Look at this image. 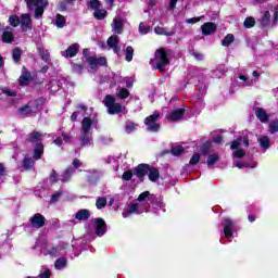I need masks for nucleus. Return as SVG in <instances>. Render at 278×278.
<instances>
[{"instance_id": "nucleus-1", "label": "nucleus", "mask_w": 278, "mask_h": 278, "mask_svg": "<svg viewBox=\"0 0 278 278\" xmlns=\"http://www.w3.org/2000/svg\"><path fill=\"white\" fill-rule=\"evenodd\" d=\"M42 132L38 130H33L27 135L25 142H29L30 144H35L33 149V157L34 160H42V155H45V143H42Z\"/></svg>"}, {"instance_id": "nucleus-2", "label": "nucleus", "mask_w": 278, "mask_h": 278, "mask_svg": "<svg viewBox=\"0 0 278 278\" xmlns=\"http://www.w3.org/2000/svg\"><path fill=\"white\" fill-rule=\"evenodd\" d=\"M26 8L29 12L35 11V18H42V14H45V10L49 7V0H25Z\"/></svg>"}, {"instance_id": "nucleus-3", "label": "nucleus", "mask_w": 278, "mask_h": 278, "mask_svg": "<svg viewBox=\"0 0 278 278\" xmlns=\"http://www.w3.org/2000/svg\"><path fill=\"white\" fill-rule=\"evenodd\" d=\"M155 60H159V62L155 64L154 70L160 71V73H164L166 71V66L170 64L168 52L164 48H159L155 51Z\"/></svg>"}, {"instance_id": "nucleus-4", "label": "nucleus", "mask_w": 278, "mask_h": 278, "mask_svg": "<svg viewBox=\"0 0 278 278\" xmlns=\"http://www.w3.org/2000/svg\"><path fill=\"white\" fill-rule=\"evenodd\" d=\"M104 105L108 108V112L111 115L121 114V112H123V105L121 103H116V98L112 94L105 96Z\"/></svg>"}, {"instance_id": "nucleus-5", "label": "nucleus", "mask_w": 278, "mask_h": 278, "mask_svg": "<svg viewBox=\"0 0 278 278\" xmlns=\"http://www.w3.org/2000/svg\"><path fill=\"white\" fill-rule=\"evenodd\" d=\"M157 121H160V112H154L152 115L146 117L143 123L147 126V131H160L161 126Z\"/></svg>"}, {"instance_id": "nucleus-6", "label": "nucleus", "mask_w": 278, "mask_h": 278, "mask_svg": "<svg viewBox=\"0 0 278 278\" xmlns=\"http://www.w3.org/2000/svg\"><path fill=\"white\" fill-rule=\"evenodd\" d=\"M94 233L98 238H103L108 233V224L102 217L93 219Z\"/></svg>"}, {"instance_id": "nucleus-7", "label": "nucleus", "mask_w": 278, "mask_h": 278, "mask_svg": "<svg viewBox=\"0 0 278 278\" xmlns=\"http://www.w3.org/2000/svg\"><path fill=\"white\" fill-rule=\"evenodd\" d=\"M29 222L33 229H42V227L47 225V217L40 213H37L30 217Z\"/></svg>"}, {"instance_id": "nucleus-8", "label": "nucleus", "mask_w": 278, "mask_h": 278, "mask_svg": "<svg viewBox=\"0 0 278 278\" xmlns=\"http://www.w3.org/2000/svg\"><path fill=\"white\" fill-rule=\"evenodd\" d=\"M223 223L225 238H233V231L236 230V222H233L231 218H223Z\"/></svg>"}, {"instance_id": "nucleus-9", "label": "nucleus", "mask_w": 278, "mask_h": 278, "mask_svg": "<svg viewBox=\"0 0 278 278\" xmlns=\"http://www.w3.org/2000/svg\"><path fill=\"white\" fill-rule=\"evenodd\" d=\"M149 168H150L149 164L141 163L135 167L134 175H136V177L140 179V181H143L144 177L149 175Z\"/></svg>"}, {"instance_id": "nucleus-10", "label": "nucleus", "mask_w": 278, "mask_h": 278, "mask_svg": "<svg viewBox=\"0 0 278 278\" xmlns=\"http://www.w3.org/2000/svg\"><path fill=\"white\" fill-rule=\"evenodd\" d=\"M20 25L22 31H31L34 29V25H31V17L29 14H23L20 20Z\"/></svg>"}, {"instance_id": "nucleus-11", "label": "nucleus", "mask_w": 278, "mask_h": 278, "mask_svg": "<svg viewBox=\"0 0 278 278\" xmlns=\"http://www.w3.org/2000/svg\"><path fill=\"white\" fill-rule=\"evenodd\" d=\"M203 36H212V34H216V29L218 26L214 22H206L201 26Z\"/></svg>"}, {"instance_id": "nucleus-12", "label": "nucleus", "mask_w": 278, "mask_h": 278, "mask_svg": "<svg viewBox=\"0 0 278 278\" xmlns=\"http://www.w3.org/2000/svg\"><path fill=\"white\" fill-rule=\"evenodd\" d=\"M87 62L90 66H108V58L105 56H89Z\"/></svg>"}, {"instance_id": "nucleus-13", "label": "nucleus", "mask_w": 278, "mask_h": 278, "mask_svg": "<svg viewBox=\"0 0 278 278\" xmlns=\"http://www.w3.org/2000/svg\"><path fill=\"white\" fill-rule=\"evenodd\" d=\"M185 114H186V109H176L167 115V121H170V122L181 121Z\"/></svg>"}, {"instance_id": "nucleus-14", "label": "nucleus", "mask_w": 278, "mask_h": 278, "mask_svg": "<svg viewBox=\"0 0 278 278\" xmlns=\"http://www.w3.org/2000/svg\"><path fill=\"white\" fill-rule=\"evenodd\" d=\"M260 27L266 29L270 27V11H265L262 16L257 20Z\"/></svg>"}, {"instance_id": "nucleus-15", "label": "nucleus", "mask_w": 278, "mask_h": 278, "mask_svg": "<svg viewBox=\"0 0 278 278\" xmlns=\"http://www.w3.org/2000/svg\"><path fill=\"white\" fill-rule=\"evenodd\" d=\"M79 53V43H74L70 46L64 52L63 56L64 58H75Z\"/></svg>"}, {"instance_id": "nucleus-16", "label": "nucleus", "mask_w": 278, "mask_h": 278, "mask_svg": "<svg viewBox=\"0 0 278 278\" xmlns=\"http://www.w3.org/2000/svg\"><path fill=\"white\" fill-rule=\"evenodd\" d=\"M94 121L90 117H84L81 122V131L83 134H90V129H92V124Z\"/></svg>"}, {"instance_id": "nucleus-17", "label": "nucleus", "mask_w": 278, "mask_h": 278, "mask_svg": "<svg viewBox=\"0 0 278 278\" xmlns=\"http://www.w3.org/2000/svg\"><path fill=\"white\" fill-rule=\"evenodd\" d=\"M76 220H89L90 219V210L88 208H80L78 212L75 214Z\"/></svg>"}, {"instance_id": "nucleus-18", "label": "nucleus", "mask_w": 278, "mask_h": 278, "mask_svg": "<svg viewBox=\"0 0 278 278\" xmlns=\"http://www.w3.org/2000/svg\"><path fill=\"white\" fill-rule=\"evenodd\" d=\"M148 177L153 184H155V181L160 179V169H157L156 167H151L150 165L148 170Z\"/></svg>"}, {"instance_id": "nucleus-19", "label": "nucleus", "mask_w": 278, "mask_h": 278, "mask_svg": "<svg viewBox=\"0 0 278 278\" xmlns=\"http://www.w3.org/2000/svg\"><path fill=\"white\" fill-rule=\"evenodd\" d=\"M23 168L25 170H31L34 168V166H36V159L33 157H24L23 160V164H22Z\"/></svg>"}, {"instance_id": "nucleus-20", "label": "nucleus", "mask_w": 278, "mask_h": 278, "mask_svg": "<svg viewBox=\"0 0 278 278\" xmlns=\"http://www.w3.org/2000/svg\"><path fill=\"white\" fill-rule=\"evenodd\" d=\"M255 114L261 123H268V113L264 109L257 108Z\"/></svg>"}, {"instance_id": "nucleus-21", "label": "nucleus", "mask_w": 278, "mask_h": 278, "mask_svg": "<svg viewBox=\"0 0 278 278\" xmlns=\"http://www.w3.org/2000/svg\"><path fill=\"white\" fill-rule=\"evenodd\" d=\"M138 208H139L138 203H132V204L128 205L126 212L123 213L124 218H127V216H131V214H140Z\"/></svg>"}, {"instance_id": "nucleus-22", "label": "nucleus", "mask_w": 278, "mask_h": 278, "mask_svg": "<svg viewBox=\"0 0 278 278\" xmlns=\"http://www.w3.org/2000/svg\"><path fill=\"white\" fill-rule=\"evenodd\" d=\"M29 81H31V74L29 72H23L18 78L20 86H28Z\"/></svg>"}, {"instance_id": "nucleus-23", "label": "nucleus", "mask_w": 278, "mask_h": 278, "mask_svg": "<svg viewBox=\"0 0 278 278\" xmlns=\"http://www.w3.org/2000/svg\"><path fill=\"white\" fill-rule=\"evenodd\" d=\"M258 142H260V147L261 149H270L273 142L270 141V137L269 136H262L260 139H258Z\"/></svg>"}, {"instance_id": "nucleus-24", "label": "nucleus", "mask_w": 278, "mask_h": 278, "mask_svg": "<svg viewBox=\"0 0 278 278\" xmlns=\"http://www.w3.org/2000/svg\"><path fill=\"white\" fill-rule=\"evenodd\" d=\"M2 42H5L7 45H12V42H14V33L10 30H4L2 33Z\"/></svg>"}, {"instance_id": "nucleus-25", "label": "nucleus", "mask_w": 278, "mask_h": 278, "mask_svg": "<svg viewBox=\"0 0 278 278\" xmlns=\"http://www.w3.org/2000/svg\"><path fill=\"white\" fill-rule=\"evenodd\" d=\"M200 151H201L202 155H204V156L210 155V153H212L211 141H205L204 143H202L200 146Z\"/></svg>"}, {"instance_id": "nucleus-26", "label": "nucleus", "mask_w": 278, "mask_h": 278, "mask_svg": "<svg viewBox=\"0 0 278 278\" xmlns=\"http://www.w3.org/2000/svg\"><path fill=\"white\" fill-rule=\"evenodd\" d=\"M154 33L157 36H175V31H173V30L167 31L166 28H164L162 26H156L154 28Z\"/></svg>"}, {"instance_id": "nucleus-27", "label": "nucleus", "mask_w": 278, "mask_h": 278, "mask_svg": "<svg viewBox=\"0 0 278 278\" xmlns=\"http://www.w3.org/2000/svg\"><path fill=\"white\" fill-rule=\"evenodd\" d=\"M73 173H75V168L67 167L65 172L62 175V181L63 184H66V181H71V177H73Z\"/></svg>"}, {"instance_id": "nucleus-28", "label": "nucleus", "mask_w": 278, "mask_h": 278, "mask_svg": "<svg viewBox=\"0 0 278 278\" xmlns=\"http://www.w3.org/2000/svg\"><path fill=\"white\" fill-rule=\"evenodd\" d=\"M93 16L97 21H103V18H106L108 16V11L105 9H97Z\"/></svg>"}, {"instance_id": "nucleus-29", "label": "nucleus", "mask_w": 278, "mask_h": 278, "mask_svg": "<svg viewBox=\"0 0 278 278\" xmlns=\"http://www.w3.org/2000/svg\"><path fill=\"white\" fill-rule=\"evenodd\" d=\"M21 55H23V50H21L20 47L14 48L12 51V59L15 64H18V62H21Z\"/></svg>"}, {"instance_id": "nucleus-30", "label": "nucleus", "mask_w": 278, "mask_h": 278, "mask_svg": "<svg viewBox=\"0 0 278 278\" xmlns=\"http://www.w3.org/2000/svg\"><path fill=\"white\" fill-rule=\"evenodd\" d=\"M121 42V39H118L117 35H112L111 37L108 38L106 45L112 49L113 47H116Z\"/></svg>"}, {"instance_id": "nucleus-31", "label": "nucleus", "mask_w": 278, "mask_h": 278, "mask_svg": "<svg viewBox=\"0 0 278 278\" xmlns=\"http://www.w3.org/2000/svg\"><path fill=\"white\" fill-rule=\"evenodd\" d=\"M236 40V36L233 34H228L223 40L222 46L223 47H230L231 43Z\"/></svg>"}, {"instance_id": "nucleus-32", "label": "nucleus", "mask_w": 278, "mask_h": 278, "mask_svg": "<svg viewBox=\"0 0 278 278\" xmlns=\"http://www.w3.org/2000/svg\"><path fill=\"white\" fill-rule=\"evenodd\" d=\"M92 138L90 137V134L83 132V136L80 138V146L84 147H90V141Z\"/></svg>"}, {"instance_id": "nucleus-33", "label": "nucleus", "mask_w": 278, "mask_h": 278, "mask_svg": "<svg viewBox=\"0 0 278 278\" xmlns=\"http://www.w3.org/2000/svg\"><path fill=\"white\" fill-rule=\"evenodd\" d=\"M55 25L59 29H62L66 25V17L62 14H56Z\"/></svg>"}, {"instance_id": "nucleus-34", "label": "nucleus", "mask_w": 278, "mask_h": 278, "mask_svg": "<svg viewBox=\"0 0 278 278\" xmlns=\"http://www.w3.org/2000/svg\"><path fill=\"white\" fill-rule=\"evenodd\" d=\"M106 205H108V199L106 198L99 197L96 200V207H97V210H103V207H106Z\"/></svg>"}, {"instance_id": "nucleus-35", "label": "nucleus", "mask_w": 278, "mask_h": 278, "mask_svg": "<svg viewBox=\"0 0 278 278\" xmlns=\"http://www.w3.org/2000/svg\"><path fill=\"white\" fill-rule=\"evenodd\" d=\"M66 264H67L66 258H64V257H59V258L55 261L54 266H55L56 270H62V268H65Z\"/></svg>"}, {"instance_id": "nucleus-36", "label": "nucleus", "mask_w": 278, "mask_h": 278, "mask_svg": "<svg viewBox=\"0 0 278 278\" xmlns=\"http://www.w3.org/2000/svg\"><path fill=\"white\" fill-rule=\"evenodd\" d=\"M218 160H220V156L218 154H208L206 164L207 166H214V164H216Z\"/></svg>"}, {"instance_id": "nucleus-37", "label": "nucleus", "mask_w": 278, "mask_h": 278, "mask_svg": "<svg viewBox=\"0 0 278 278\" xmlns=\"http://www.w3.org/2000/svg\"><path fill=\"white\" fill-rule=\"evenodd\" d=\"M136 129H138V124H136L134 122L126 123V125H125L126 134H132V131H136Z\"/></svg>"}, {"instance_id": "nucleus-38", "label": "nucleus", "mask_w": 278, "mask_h": 278, "mask_svg": "<svg viewBox=\"0 0 278 278\" xmlns=\"http://www.w3.org/2000/svg\"><path fill=\"white\" fill-rule=\"evenodd\" d=\"M9 23L11 27H18L21 25V17H18V15H11L9 17Z\"/></svg>"}, {"instance_id": "nucleus-39", "label": "nucleus", "mask_w": 278, "mask_h": 278, "mask_svg": "<svg viewBox=\"0 0 278 278\" xmlns=\"http://www.w3.org/2000/svg\"><path fill=\"white\" fill-rule=\"evenodd\" d=\"M241 146H242V137H238L237 139H235L231 142L230 149H231V151H236V150L240 149Z\"/></svg>"}, {"instance_id": "nucleus-40", "label": "nucleus", "mask_w": 278, "mask_h": 278, "mask_svg": "<svg viewBox=\"0 0 278 278\" xmlns=\"http://www.w3.org/2000/svg\"><path fill=\"white\" fill-rule=\"evenodd\" d=\"M125 60H126V62H131V60H134V47H131V46L126 47Z\"/></svg>"}, {"instance_id": "nucleus-41", "label": "nucleus", "mask_w": 278, "mask_h": 278, "mask_svg": "<svg viewBox=\"0 0 278 278\" xmlns=\"http://www.w3.org/2000/svg\"><path fill=\"white\" fill-rule=\"evenodd\" d=\"M245 29H251V27H255V17H247L243 22Z\"/></svg>"}, {"instance_id": "nucleus-42", "label": "nucleus", "mask_w": 278, "mask_h": 278, "mask_svg": "<svg viewBox=\"0 0 278 278\" xmlns=\"http://www.w3.org/2000/svg\"><path fill=\"white\" fill-rule=\"evenodd\" d=\"M149 31H151V26L144 25L142 22H140L139 34H141L142 36H147V34H149Z\"/></svg>"}, {"instance_id": "nucleus-43", "label": "nucleus", "mask_w": 278, "mask_h": 278, "mask_svg": "<svg viewBox=\"0 0 278 278\" xmlns=\"http://www.w3.org/2000/svg\"><path fill=\"white\" fill-rule=\"evenodd\" d=\"M185 149L182 146H176L170 149L172 155H175L176 157L181 155L184 153Z\"/></svg>"}, {"instance_id": "nucleus-44", "label": "nucleus", "mask_w": 278, "mask_h": 278, "mask_svg": "<svg viewBox=\"0 0 278 278\" xmlns=\"http://www.w3.org/2000/svg\"><path fill=\"white\" fill-rule=\"evenodd\" d=\"M201 161V154L195 152L193 153V155L191 156L189 164L191 166H197V164H199V162Z\"/></svg>"}, {"instance_id": "nucleus-45", "label": "nucleus", "mask_w": 278, "mask_h": 278, "mask_svg": "<svg viewBox=\"0 0 278 278\" xmlns=\"http://www.w3.org/2000/svg\"><path fill=\"white\" fill-rule=\"evenodd\" d=\"M38 53L43 62H49V50H45L43 48L38 49Z\"/></svg>"}, {"instance_id": "nucleus-46", "label": "nucleus", "mask_w": 278, "mask_h": 278, "mask_svg": "<svg viewBox=\"0 0 278 278\" xmlns=\"http://www.w3.org/2000/svg\"><path fill=\"white\" fill-rule=\"evenodd\" d=\"M114 29L116 34H123V21L114 20Z\"/></svg>"}, {"instance_id": "nucleus-47", "label": "nucleus", "mask_w": 278, "mask_h": 278, "mask_svg": "<svg viewBox=\"0 0 278 278\" xmlns=\"http://www.w3.org/2000/svg\"><path fill=\"white\" fill-rule=\"evenodd\" d=\"M117 98L118 99H128L129 98V90L127 88H122L117 92Z\"/></svg>"}, {"instance_id": "nucleus-48", "label": "nucleus", "mask_w": 278, "mask_h": 278, "mask_svg": "<svg viewBox=\"0 0 278 278\" xmlns=\"http://www.w3.org/2000/svg\"><path fill=\"white\" fill-rule=\"evenodd\" d=\"M132 177H134V172H131V169H128V170L124 172L123 175H122V179L124 181H131Z\"/></svg>"}, {"instance_id": "nucleus-49", "label": "nucleus", "mask_w": 278, "mask_h": 278, "mask_svg": "<svg viewBox=\"0 0 278 278\" xmlns=\"http://www.w3.org/2000/svg\"><path fill=\"white\" fill-rule=\"evenodd\" d=\"M60 247H52L50 248V250L48 251V253L51 255V257H58V255H60Z\"/></svg>"}, {"instance_id": "nucleus-50", "label": "nucleus", "mask_w": 278, "mask_h": 278, "mask_svg": "<svg viewBox=\"0 0 278 278\" xmlns=\"http://www.w3.org/2000/svg\"><path fill=\"white\" fill-rule=\"evenodd\" d=\"M233 157H237L238 160H242V157H244V155H247V151H244L243 149H239V150H236L233 153H232Z\"/></svg>"}, {"instance_id": "nucleus-51", "label": "nucleus", "mask_w": 278, "mask_h": 278, "mask_svg": "<svg viewBox=\"0 0 278 278\" xmlns=\"http://www.w3.org/2000/svg\"><path fill=\"white\" fill-rule=\"evenodd\" d=\"M149 197H151V192H149V191H143L142 193L139 194V197L137 198V201H139L140 203H142V201L148 200Z\"/></svg>"}, {"instance_id": "nucleus-52", "label": "nucleus", "mask_w": 278, "mask_h": 278, "mask_svg": "<svg viewBox=\"0 0 278 278\" xmlns=\"http://www.w3.org/2000/svg\"><path fill=\"white\" fill-rule=\"evenodd\" d=\"M269 131L270 134H277L278 131V121H273L270 124H269Z\"/></svg>"}, {"instance_id": "nucleus-53", "label": "nucleus", "mask_w": 278, "mask_h": 278, "mask_svg": "<svg viewBox=\"0 0 278 278\" xmlns=\"http://www.w3.org/2000/svg\"><path fill=\"white\" fill-rule=\"evenodd\" d=\"M60 197H62V191H58L51 195L50 203H58L60 201Z\"/></svg>"}, {"instance_id": "nucleus-54", "label": "nucleus", "mask_w": 278, "mask_h": 278, "mask_svg": "<svg viewBox=\"0 0 278 278\" xmlns=\"http://www.w3.org/2000/svg\"><path fill=\"white\" fill-rule=\"evenodd\" d=\"M89 5H90L91 10H99V8H101V1L90 0Z\"/></svg>"}, {"instance_id": "nucleus-55", "label": "nucleus", "mask_w": 278, "mask_h": 278, "mask_svg": "<svg viewBox=\"0 0 278 278\" xmlns=\"http://www.w3.org/2000/svg\"><path fill=\"white\" fill-rule=\"evenodd\" d=\"M61 137L65 142H71V140H73V136L66 131H61Z\"/></svg>"}, {"instance_id": "nucleus-56", "label": "nucleus", "mask_w": 278, "mask_h": 278, "mask_svg": "<svg viewBox=\"0 0 278 278\" xmlns=\"http://www.w3.org/2000/svg\"><path fill=\"white\" fill-rule=\"evenodd\" d=\"M51 184H58V172L55 169L52 170V174L50 176Z\"/></svg>"}, {"instance_id": "nucleus-57", "label": "nucleus", "mask_w": 278, "mask_h": 278, "mask_svg": "<svg viewBox=\"0 0 278 278\" xmlns=\"http://www.w3.org/2000/svg\"><path fill=\"white\" fill-rule=\"evenodd\" d=\"M21 114H31V110H29V105L26 104L20 109Z\"/></svg>"}, {"instance_id": "nucleus-58", "label": "nucleus", "mask_w": 278, "mask_h": 278, "mask_svg": "<svg viewBox=\"0 0 278 278\" xmlns=\"http://www.w3.org/2000/svg\"><path fill=\"white\" fill-rule=\"evenodd\" d=\"M35 103H36L37 108H39V105L42 106V105H45V103H47V99L41 97V98L35 100Z\"/></svg>"}, {"instance_id": "nucleus-59", "label": "nucleus", "mask_w": 278, "mask_h": 278, "mask_svg": "<svg viewBox=\"0 0 278 278\" xmlns=\"http://www.w3.org/2000/svg\"><path fill=\"white\" fill-rule=\"evenodd\" d=\"M199 21H201V17H191L188 18L186 22L188 23V25H194L195 23H199Z\"/></svg>"}, {"instance_id": "nucleus-60", "label": "nucleus", "mask_w": 278, "mask_h": 278, "mask_svg": "<svg viewBox=\"0 0 278 278\" xmlns=\"http://www.w3.org/2000/svg\"><path fill=\"white\" fill-rule=\"evenodd\" d=\"M40 278H51V270L46 269L43 273L39 275Z\"/></svg>"}, {"instance_id": "nucleus-61", "label": "nucleus", "mask_w": 278, "mask_h": 278, "mask_svg": "<svg viewBox=\"0 0 278 278\" xmlns=\"http://www.w3.org/2000/svg\"><path fill=\"white\" fill-rule=\"evenodd\" d=\"M278 23V8L275 7V12H274V16H273V25H277Z\"/></svg>"}, {"instance_id": "nucleus-62", "label": "nucleus", "mask_w": 278, "mask_h": 278, "mask_svg": "<svg viewBox=\"0 0 278 278\" xmlns=\"http://www.w3.org/2000/svg\"><path fill=\"white\" fill-rule=\"evenodd\" d=\"M73 166H74V168H81V161L79 160V159H74V161H73Z\"/></svg>"}, {"instance_id": "nucleus-63", "label": "nucleus", "mask_w": 278, "mask_h": 278, "mask_svg": "<svg viewBox=\"0 0 278 278\" xmlns=\"http://www.w3.org/2000/svg\"><path fill=\"white\" fill-rule=\"evenodd\" d=\"M3 94H7V97H16V91H12V90H3Z\"/></svg>"}, {"instance_id": "nucleus-64", "label": "nucleus", "mask_w": 278, "mask_h": 278, "mask_svg": "<svg viewBox=\"0 0 278 278\" xmlns=\"http://www.w3.org/2000/svg\"><path fill=\"white\" fill-rule=\"evenodd\" d=\"M193 58H195L198 62L203 61V54H201L200 52H193Z\"/></svg>"}]
</instances>
